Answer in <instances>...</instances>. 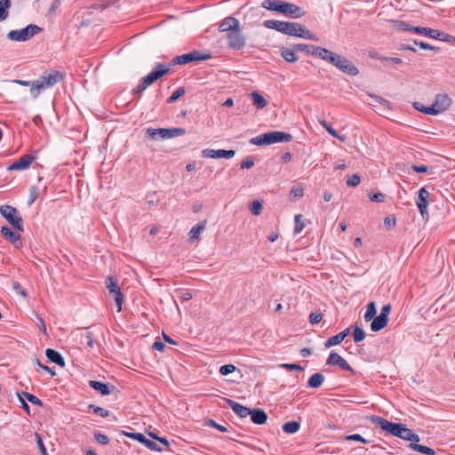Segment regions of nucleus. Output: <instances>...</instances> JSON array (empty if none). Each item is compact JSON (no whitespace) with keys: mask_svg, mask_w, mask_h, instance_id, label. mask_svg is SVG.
I'll list each match as a JSON object with an SVG mask.
<instances>
[{"mask_svg":"<svg viewBox=\"0 0 455 455\" xmlns=\"http://www.w3.org/2000/svg\"><path fill=\"white\" fill-rule=\"evenodd\" d=\"M368 96L371 98L375 102L379 103L381 107L387 109L390 108L389 102L386 99L375 94H368Z\"/></svg>","mask_w":455,"mask_h":455,"instance_id":"de8ad7c7","label":"nucleus"},{"mask_svg":"<svg viewBox=\"0 0 455 455\" xmlns=\"http://www.w3.org/2000/svg\"><path fill=\"white\" fill-rule=\"evenodd\" d=\"M36 440L42 455H47L46 448L43 443L42 437L39 434L36 433Z\"/></svg>","mask_w":455,"mask_h":455,"instance_id":"052dcab7","label":"nucleus"},{"mask_svg":"<svg viewBox=\"0 0 455 455\" xmlns=\"http://www.w3.org/2000/svg\"><path fill=\"white\" fill-rule=\"evenodd\" d=\"M38 196L39 188L36 186H31L29 188V199L28 204L31 205L38 198Z\"/></svg>","mask_w":455,"mask_h":455,"instance_id":"49530a36","label":"nucleus"},{"mask_svg":"<svg viewBox=\"0 0 455 455\" xmlns=\"http://www.w3.org/2000/svg\"><path fill=\"white\" fill-rule=\"evenodd\" d=\"M170 67V65L158 63L154 70L151 71L148 75L151 76L152 80L156 82L157 79L169 73Z\"/></svg>","mask_w":455,"mask_h":455,"instance_id":"393cba45","label":"nucleus"},{"mask_svg":"<svg viewBox=\"0 0 455 455\" xmlns=\"http://www.w3.org/2000/svg\"><path fill=\"white\" fill-rule=\"evenodd\" d=\"M89 386L92 388L99 391L103 395H107L110 394L109 387L106 383H102V382L96 381V380H90Z\"/></svg>","mask_w":455,"mask_h":455,"instance_id":"72a5a7b5","label":"nucleus"},{"mask_svg":"<svg viewBox=\"0 0 455 455\" xmlns=\"http://www.w3.org/2000/svg\"><path fill=\"white\" fill-rule=\"evenodd\" d=\"M211 56L209 54H204L198 51H194L186 54H182L175 57L172 60L173 65H184L192 61L205 60Z\"/></svg>","mask_w":455,"mask_h":455,"instance_id":"f8f14e48","label":"nucleus"},{"mask_svg":"<svg viewBox=\"0 0 455 455\" xmlns=\"http://www.w3.org/2000/svg\"><path fill=\"white\" fill-rule=\"evenodd\" d=\"M307 54L320 58L323 60L331 63L337 53L329 51L328 49L319 46L312 47V51H307Z\"/></svg>","mask_w":455,"mask_h":455,"instance_id":"a211bd4d","label":"nucleus"},{"mask_svg":"<svg viewBox=\"0 0 455 455\" xmlns=\"http://www.w3.org/2000/svg\"><path fill=\"white\" fill-rule=\"evenodd\" d=\"M64 75L57 70H51L44 72L37 80L30 83L28 81H23L14 79L12 83L18 84L23 86H31L30 93L33 98H37L41 91L51 88L58 83L63 81Z\"/></svg>","mask_w":455,"mask_h":455,"instance_id":"f03ea898","label":"nucleus"},{"mask_svg":"<svg viewBox=\"0 0 455 455\" xmlns=\"http://www.w3.org/2000/svg\"><path fill=\"white\" fill-rule=\"evenodd\" d=\"M235 371V366L233 364H225L220 368V373L223 376H227Z\"/></svg>","mask_w":455,"mask_h":455,"instance_id":"603ef678","label":"nucleus"},{"mask_svg":"<svg viewBox=\"0 0 455 455\" xmlns=\"http://www.w3.org/2000/svg\"><path fill=\"white\" fill-rule=\"evenodd\" d=\"M303 188L300 185H297L291 188L290 192V196L291 199L297 200L303 196Z\"/></svg>","mask_w":455,"mask_h":455,"instance_id":"c03bdc74","label":"nucleus"},{"mask_svg":"<svg viewBox=\"0 0 455 455\" xmlns=\"http://www.w3.org/2000/svg\"><path fill=\"white\" fill-rule=\"evenodd\" d=\"M12 289L18 292L19 294H20L22 297H27V292L26 291L21 287L20 283H18V282H13L12 283Z\"/></svg>","mask_w":455,"mask_h":455,"instance_id":"680f3d73","label":"nucleus"},{"mask_svg":"<svg viewBox=\"0 0 455 455\" xmlns=\"http://www.w3.org/2000/svg\"><path fill=\"white\" fill-rule=\"evenodd\" d=\"M94 438L100 444H108L109 442L108 437L106 435L100 432H96L94 434Z\"/></svg>","mask_w":455,"mask_h":455,"instance_id":"4d7b16f0","label":"nucleus"},{"mask_svg":"<svg viewBox=\"0 0 455 455\" xmlns=\"http://www.w3.org/2000/svg\"><path fill=\"white\" fill-rule=\"evenodd\" d=\"M35 160V156L31 155H24L19 160L12 163L7 167L8 171H24L27 170Z\"/></svg>","mask_w":455,"mask_h":455,"instance_id":"dca6fc26","label":"nucleus"},{"mask_svg":"<svg viewBox=\"0 0 455 455\" xmlns=\"http://www.w3.org/2000/svg\"><path fill=\"white\" fill-rule=\"evenodd\" d=\"M413 32H415L417 34H424L426 36H428L431 38L438 39L443 42L455 43L454 36H452L451 35H449L445 32L437 30V29L419 27V28H413Z\"/></svg>","mask_w":455,"mask_h":455,"instance_id":"1a4fd4ad","label":"nucleus"},{"mask_svg":"<svg viewBox=\"0 0 455 455\" xmlns=\"http://www.w3.org/2000/svg\"><path fill=\"white\" fill-rule=\"evenodd\" d=\"M375 315H376V306H375V303L374 302H370L367 305V309H366V312L364 314V320L368 322V321L373 319Z\"/></svg>","mask_w":455,"mask_h":455,"instance_id":"79ce46f5","label":"nucleus"},{"mask_svg":"<svg viewBox=\"0 0 455 455\" xmlns=\"http://www.w3.org/2000/svg\"><path fill=\"white\" fill-rule=\"evenodd\" d=\"M185 94V89L183 87L181 88H179L178 90H176L172 95L171 97L168 99V102L169 103H173L175 102L180 97L183 96Z\"/></svg>","mask_w":455,"mask_h":455,"instance_id":"8fccbe9b","label":"nucleus"},{"mask_svg":"<svg viewBox=\"0 0 455 455\" xmlns=\"http://www.w3.org/2000/svg\"><path fill=\"white\" fill-rule=\"evenodd\" d=\"M312 47H314V46L313 45H307V44H298L294 45V50L300 51V52H307V51H312Z\"/></svg>","mask_w":455,"mask_h":455,"instance_id":"0e129e2a","label":"nucleus"},{"mask_svg":"<svg viewBox=\"0 0 455 455\" xmlns=\"http://www.w3.org/2000/svg\"><path fill=\"white\" fill-rule=\"evenodd\" d=\"M1 235L12 243L15 247L20 248L22 246V243L20 241V235L12 232L8 227L4 226L1 228Z\"/></svg>","mask_w":455,"mask_h":455,"instance_id":"412c9836","label":"nucleus"},{"mask_svg":"<svg viewBox=\"0 0 455 455\" xmlns=\"http://www.w3.org/2000/svg\"><path fill=\"white\" fill-rule=\"evenodd\" d=\"M1 215L17 230L23 232V220L16 208L11 205L0 207Z\"/></svg>","mask_w":455,"mask_h":455,"instance_id":"423d86ee","label":"nucleus"},{"mask_svg":"<svg viewBox=\"0 0 455 455\" xmlns=\"http://www.w3.org/2000/svg\"><path fill=\"white\" fill-rule=\"evenodd\" d=\"M206 223H207L206 220H204L191 228V230L189 232V235H190L189 240L191 242L200 239L201 234L206 228Z\"/></svg>","mask_w":455,"mask_h":455,"instance_id":"bb28decb","label":"nucleus"},{"mask_svg":"<svg viewBox=\"0 0 455 455\" xmlns=\"http://www.w3.org/2000/svg\"><path fill=\"white\" fill-rule=\"evenodd\" d=\"M306 14L304 8L291 3H286V17L299 19Z\"/></svg>","mask_w":455,"mask_h":455,"instance_id":"5701e85b","label":"nucleus"},{"mask_svg":"<svg viewBox=\"0 0 455 455\" xmlns=\"http://www.w3.org/2000/svg\"><path fill=\"white\" fill-rule=\"evenodd\" d=\"M89 409L92 410L95 413L100 414L103 418H107L109 416V411L101 407L91 404L89 405Z\"/></svg>","mask_w":455,"mask_h":455,"instance_id":"3c124183","label":"nucleus"},{"mask_svg":"<svg viewBox=\"0 0 455 455\" xmlns=\"http://www.w3.org/2000/svg\"><path fill=\"white\" fill-rule=\"evenodd\" d=\"M124 435L131 437L134 440L139 441L140 443H143L146 447L152 451H161V448L158 447L156 442L148 439L143 434L141 433H128L124 432Z\"/></svg>","mask_w":455,"mask_h":455,"instance_id":"f3484780","label":"nucleus"},{"mask_svg":"<svg viewBox=\"0 0 455 455\" xmlns=\"http://www.w3.org/2000/svg\"><path fill=\"white\" fill-rule=\"evenodd\" d=\"M79 342L82 345H86L89 347H93L94 339L92 331H81L77 334Z\"/></svg>","mask_w":455,"mask_h":455,"instance_id":"473e14b6","label":"nucleus"},{"mask_svg":"<svg viewBox=\"0 0 455 455\" xmlns=\"http://www.w3.org/2000/svg\"><path fill=\"white\" fill-rule=\"evenodd\" d=\"M320 124L326 129L331 136H337V132L324 120L320 121Z\"/></svg>","mask_w":455,"mask_h":455,"instance_id":"69168bd1","label":"nucleus"},{"mask_svg":"<svg viewBox=\"0 0 455 455\" xmlns=\"http://www.w3.org/2000/svg\"><path fill=\"white\" fill-rule=\"evenodd\" d=\"M283 141H284V132L273 131L251 139L250 143L257 146H266Z\"/></svg>","mask_w":455,"mask_h":455,"instance_id":"0eeeda50","label":"nucleus"},{"mask_svg":"<svg viewBox=\"0 0 455 455\" xmlns=\"http://www.w3.org/2000/svg\"><path fill=\"white\" fill-rule=\"evenodd\" d=\"M361 178L358 174H353L347 180L348 187H356L360 183Z\"/></svg>","mask_w":455,"mask_h":455,"instance_id":"5fc2aeb1","label":"nucleus"},{"mask_svg":"<svg viewBox=\"0 0 455 455\" xmlns=\"http://www.w3.org/2000/svg\"><path fill=\"white\" fill-rule=\"evenodd\" d=\"M249 416H251V421L257 425H262L267 419V413L261 409L251 410Z\"/></svg>","mask_w":455,"mask_h":455,"instance_id":"a878e982","label":"nucleus"},{"mask_svg":"<svg viewBox=\"0 0 455 455\" xmlns=\"http://www.w3.org/2000/svg\"><path fill=\"white\" fill-rule=\"evenodd\" d=\"M451 99L447 94H438L431 107L419 108V103L415 102L414 108L424 114L435 116L447 110L451 107Z\"/></svg>","mask_w":455,"mask_h":455,"instance_id":"7ed1b4c3","label":"nucleus"},{"mask_svg":"<svg viewBox=\"0 0 455 455\" xmlns=\"http://www.w3.org/2000/svg\"><path fill=\"white\" fill-rule=\"evenodd\" d=\"M155 83L149 75L144 76L140 84L132 90V94L140 95L149 85Z\"/></svg>","mask_w":455,"mask_h":455,"instance_id":"2f4dec72","label":"nucleus"},{"mask_svg":"<svg viewBox=\"0 0 455 455\" xmlns=\"http://www.w3.org/2000/svg\"><path fill=\"white\" fill-rule=\"evenodd\" d=\"M201 153H202V156L205 158L230 159L235 155V150L211 149V148L203 149Z\"/></svg>","mask_w":455,"mask_h":455,"instance_id":"2eb2a0df","label":"nucleus"},{"mask_svg":"<svg viewBox=\"0 0 455 455\" xmlns=\"http://www.w3.org/2000/svg\"><path fill=\"white\" fill-rule=\"evenodd\" d=\"M333 60H332L331 64L339 68L340 71L349 76L358 75V68L347 58L336 54Z\"/></svg>","mask_w":455,"mask_h":455,"instance_id":"9d476101","label":"nucleus"},{"mask_svg":"<svg viewBox=\"0 0 455 455\" xmlns=\"http://www.w3.org/2000/svg\"><path fill=\"white\" fill-rule=\"evenodd\" d=\"M349 331V328H347L339 334L329 338L325 342V347H330L340 344L344 340V339L348 335Z\"/></svg>","mask_w":455,"mask_h":455,"instance_id":"c756f323","label":"nucleus"},{"mask_svg":"<svg viewBox=\"0 0 455 455\" xmlns=\"http://www.w3.org/2000/svg\"><path fill=\"white\" fill-rule=\"evenodd\" d=\"M428 197H429V192L425 188H421L419 191L417 206L419 210L420 215L425 220L428 219V212H427Z\"/></svg>","mask_w":455,"mask_h":455,"instance_id":"4468645a","label":"nucleus"},{"mask_svg":"<svg viewBox=\"0 0 455 455\" xmlns=\"http://www.w3.org/2000/svg\"><path fill=\"white\" fill-rule=\"evenodd\" d=\"M21 396L27 398L31 403L35 405L42 406L43 404L42 401L38 397L30 393L22 392Z\"/></svg>","mask_w":455,"mask_h":455,"instance_id":"09e8293b","label":"nucleus"},{"mask_svg":"<svg viewBox=\"0 0 455 455\" xmlns=\"http://www.w3.org/2000/svg\"><path fill=\"white\" fill-rule=\"evenodd\" d=\"M262 202L259 200H254L249 206L251 213L254 216H259L262 212Z\"/></svg>","mask_w":455,"mask_h":455,"instance_id":"a19ab883","label":"nucleus"},{"mask_svg":"<svg viewBox=\"0 0 455 455\" xmlns=\"http://www.w3.org/2000/svg\"><path fill=\"white\" fill-rule=\"evenodd\" d=\"M328 365H338L342 370L353 371L352 367L348 364V363L338 353L331 352L327 359Z\"/></svg>","mask_w":455,"mask_h":455,"instance_id":"6ab92c4d","label":"nucleus"},{"mask_svg":"<svg viewBox=\"0 0 455 455\" xmlns=\"http://www.w3.org/2000/svg\"><path fill=\"white\" fill-rule=\"evenodd\" d=\"M170 67V65L158 63L154 70L151 71L148 75L151 76L152 80L156 82L157 79L169 73Z\"/></svg>","mask_w":455,"mask_h":455,"instance_id":"b1692460","label":"nucleus"},{"mask_svg":"<svg viewBox=\"0 0 455 455\" xmlns=\"http://www.w3.org/2000/svg\"><path fill=\"white\" fill-rule=\"evenodd\" d=\"M294 235H299L305 228V221L302 214H297L294 219Z\"/></svg>","mask_w":455,"mask_h":455,"instance_id":"ea45409f","label":"nucleus"},{"mask_svg":"<svg viewBox=\"0 0 455 455\" xmlns=\"http://www.w3.org/2000/svg\"><path fill=\"white\" fill-rule=\"evenodd\" d=\"M42 28L35 24H29L20 30H11L7 34V38L11 41L26 42L35 35L42 31Z\"/></svg>","mask_w":455,"mask_h":455,"instance_id":"39448f33","label":"nucleus"},{"mask_svg":"<svg viewBox=\"0 0 455 455\" xmlns=\"http://www.w3.org/2000/svg\"><path fill=\"white\" fill-rule=\"evenodd\" d=\"M345 439L347 440V441H357V442H361L363 443H369L368 440H366L365 438L361 436L359 434H354V435H347L345 437Z\"/></svg>","mask_w":455,"mask_h":455,"instance_id":"bf43d9fd","label":"nucleus"},{"mask_svg":"<svg viewBox=\"0 0 455 455\" xmlns=\"http://www.w3.org/2000/svg\"><path fill=\"white\" fill-rule=\"evenodd\" d=\"M250 97L253 102V105L258 109H262L267 106V100L257 92H253L250 94Z\"/></svg>","mask_w":455,"mask_h":455,"instance_id":"c9c22d12","label":"nucleus"},{"mask_svg":"<svg viewBox=\"0 0 455 455\" xmlns=\"http://www.w3.org/2000/svg\"><path fill=\"white\" fill-rule=\"evenodd\" d=\"M388 323V318L384 317V315H378L375 318H373L371 323V330L372 331H379L382 329H384Z\"/></svg>","mask_w":455,"mask_h":455,"instance_id":"7c9ffc66","label":"nucleus"},{"mask_svg":"<svg viewBox=\"0 0 455 455\" xmlns=\"http://www.w3.org/2000/svg\"><path fill=\"white\" fill-rule=\"evenodd\" d=\"M414 44L416 45H419L423 50H431V51H437L438 50V48H436V47H435L433 45H430V44H428L427 43H423V42L419 43V42L415 41Z\"/></svg>","mask_w":455,"mask_h":455,"instance_id":"338daca9","label":"nucleus"},{"mask_svg":"<svg viewBox=\"0 0 455 455\" xmlns=\"http://www.w3.org/2000/svg\"><path fill=\"white\" fill-rule=\"evenodd\" d=\"M323 319V314L318 312H312L309 315V322L311 324H316L320 323Z\"/></svg>","mask_w":455,"mask_h":455,"instance_id":"6e6d98bb","label":"nucleus"},{"mask_svg":"<svg viewBox=\"0 0 455 455\" xmlns=\"http://www.w3.org/2000/svg\"><path fill=\"white\" fill-rule=\"evenodd\" d=\"M298 60V56L295 54L293 50L286 49V62H295Z\"/></svg>","mask_w":455,"mask_h":455,"instance_id":"e2e57ef3","label":"nucleus"},{"mask_svg":"<svg viewBox=\"0 0 455 455\" xmlns=\"http://www.w3.org/2000/svg\"><path fill=\"white\" fill-rule=\"evenodd\" d=\"M370 420L371 423L379 426L383 431L403 440L410 441L411 442V443H417L420 440L417 434L402 423H393L379 416H371Z\"/></svg>","mask_w":455,"mask_h":455,"instance_id":"f257e3e1","label":"nucleus"},{"mask_svg":"<svg viewBox=\"0 0 455 455\" xmlns=\"http://www.w3.org/2000/svg\"><path fill=\"white\" fill-rule=\"evenodd\" d=\"M395 25L398 29L405 31H413V26L409 25L404 21H395Z\"/></svg>","mask_w":455,"mask_h":455,"instance_id":"13d9d810","label":"nucleus"},{"mask_svg":"<svg viewBox=\"0 0 455 455\" xmlns=\"http://www.w3.org/2000/svg\"><path fill=\"white\" fill-rule=\"evenodd\" d=\"M254 165V161L252 157H248L246 160L243 161L241 164L242 169H250Z\"/></svg>","mask_w":455,"mask_h":455,"instance_id":"774afa93","label":"nucleus"},{"mask_svg":"<svg viewBox=\"0 0 455 455\" xmlns=\"http://www.w3.org/2000/svg\"><path fill=\"white\" fill-rule=\"evenodd\" d=\"M354 341L355 343L361 342L365 338V332L363 328L355 325L353 332Z\"/></svg>","mask_w":455,"mask_h":455,"instance_id":"37998d69","label":"nucleus"},{"mask_svg":"<svg viewBox=\"0 0 455 455\" xmlns=\"http://www.w3.org/2000/svg\"><path fill=\"white\" fill-rule=\"evenodd\" d=\"M185 133L186 130L183 128H148L146 130V136L153 140L172 139L184 135Z\"/></svg>","mask_w":455,"mask_h":455,"instance_id":"20e7f679","label":"nucleus"},{"mask_svg":"<svg viewBox=\"0 0 455 455\" xmlns=\"http://www.w3.org/2000/svg\"><path fill=\"white\" fill-rule=\"evenodd\" d=\"M105 283L110 295L116 301L117 311L120 312L122 310L124 296L117 282L112 276H108Z\"/></svg>","mask_w":455,"mask_h":455,"instance_id":"9b49d317","label":"nucleus"},{"mask_svg":"<svg viewBox=\"0 0 455 455\" xmlns=\"http://www.w3.org/2000/svg\"><path fill=\"white\" fill-rule=\"evenodd\" d=\"M409 447L415 451H418V452H420V453H423L426 455H435L436 454L435 451L433 450L432 448L424 446L421 444L410 443Z\"/></svg>","mask_w":455,"mask_h":455,"instance_id":"4c0bfd02","label":"nucleus"},{"mask_svg":"<svg viewBox=\"0 0 455 455\" xmlns=\"http://www.w3.org/2000/svg\"><path fill=\"white\" fill-rule=\"evenodd\" d=\"M11 5V0H0V21L7 19Z\"/></svg>","mask_w":455,"mask_h":455,"instance_id":"58836bf2","label":"nucleus"},{"mask_svg":"<svg viewBox=\"0 0 455 455\" xmlns=\"http://www.w3.org/2000/svg\"><path fill=\"white\" fill-rule=\"evenodd\" d=\"M264 26L267 28L275 29L279 32L284 33V21L267 20L264 21Z\"/></svg>","mask_w":455,"mask_h":455,"instance_id":"e433bc0d","label":"nucleus"},{"mask_svg":"<svg viewBox=\"0 0 455 455\" xmlns=\"http://www.w3.org/2000/svg\"><path fill=\"white\" fill-rule=\"evenodd\" d=\"M378 60L386 63H393L395 65H401L403 63V60L397 57H378Z\"/></svg>","mask_w":455,"mask_h":455,"instance_id":"864d4df0","label":"nucleus"},{"mask_svg":"<svg viewBox=\"0 0 455 455\" xmlns=\"http://www.w3.org/2000/svg\"><path fill=\"white\" fill-rule=\"evenodd\" d=\"M228 405L241 418H246L249 416L251 412V409L245 407L237 402H235L231 399H225Z\"/></svg>","mask_w":455,"mask_h":455,"instance_id":"4be33fe9","label":"nucleus"},{"mask_svg":"<svg viewBox=\"0 0 455 455\" xmlns=\"http://www.w3.org/2000/svg\"><path fill=\"white\" fill-rule=\"evenodd\" d=\"M300 422L299 421H290L286 422V433L294 434L299 430Z\"/></svg>","mask_w":455,"mask_h":455,"instance_id":"a18cd8bd","label":"nucleus"},{"mask_svg":"<svg viewBox=\"0 0 455 455\" xmlns=\"http://www.w3.org/2000/svg\"><path fill=\"white\" fill-rule=\"evenodd\" d=\"M324 379L325 378L322 373H315L309 378L307 381V386L311 388H317L322 386V384L324 381Z\"/></svg>","mask_w":455,"mask_h":455,"instance_id":"f704fd0d","label":"nucleus"},{"mask_svg":"<svg viewBox=\"0 0 455 455\" xmlns=\"http://www.w3.org/2000/svg\"><path fill=\"white\" fill-rule=\"evenodd\" d=\"M228 46L235 50H240L245 46V37L241 33L240 27L235 30L227 34Z\"/></svg>","mask_w":455,"mask_h":455,"instance_id":"ddd939ff","label":"nucleus"},{"mask_svg":"<svg viewBox=\"0 0 455 455\" xmlns=\"http://www.w3.org/2000/svg\"><path fill=\"white\" fill-rule=\"evenodd\" d=\"M45 355L50 362L54 363L61 367L65 366L64 358L58 351L52 348H47Z\"/></svg>","mask_w":455,"mask_h":455,"instance_id":"cd10ccee","label":"nucleus"},{"mask_svg":"<svg viewBox=\"0 0 455 455\" xmlns=\"http://www.w3.org/2000/svg\"><path fill=\"white\" fill-rule=\"evenodd\" d=\"M286 35L313 41H318V38L314 34H312L308 29L305 28L298 22L286 21Z\"/></svg>","mask_w":455,"mask_h":455,"instance_id":"6e6552de","label":"nucleus"},{"mask_svg":"<svg viewBox=\"0 0 455 455\" xmlns=\"http://www.w3.org/2000/svg\"><path fill=\"white\" fill-rule=\"evenodd\" d=\"M240 27V22L237 19L234 17H227L225 18L219 26V30L220 32H226L227 34L235 30Z\"/></svg>","mask_w":455,"mask_h":455,"instance_id":"aec40b11","label":"nucleus"},{"mask_svg":"<svg viewBox=\"0 0 455 455\" xmlns=\"http://www.w3.org/2000/svg\"><path fill=\"white\" fill-rule=\"evenodd\" d=\"M262 7L267 10L284 13V3L281 2V1L265 0L262 3Z\"/></svg>","mask_w":455,"mask_h":455,"instance_id":"c85d7f7f","label":"nucleus"}]
</instances>
